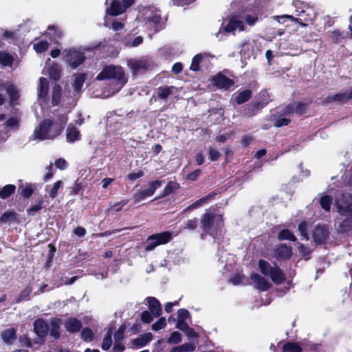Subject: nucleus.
I'll return each mask as SVG.
<instances>
[{"label":"nucleus","mask_w":352,"mask_h":352,"mask_svg":"<svg viewBox=\"0 0 352 352\" xmlns=\"http://www.w3.org/2000/svg\"><path fill=\"white\" fill-rule=\"evenodd\" d=\"M329 36L334 44H338L346 37L344 31L335 30L329 32Z\"/></svg>","instance_id":"40"},{"label":"nucleus","mask_w":352,"mask_h":352,"mask_svg":"<svg viewBox=\"0 0 352 352\" xmlns=\"http://www.w3.org/2000/svg\"><path fill=\"white\" fill-rule=\"evenodd\" d=\"M62 185L63 182L61 180H58L54 184L52 188L50 191V197L51 198L54 199L57 197L58 190Z\"/></svg>","instance_id":"59"},{"label":"nucleus","mask_w":352,"mask_h":352,"mask_svg":"<svg viewBox=\"0 0 352 352\" xmlns=\"http://www.w3.org/2000/svg\"><path fill=\"white\" fill-rule=\"evenodd\" d=\"M126 327L124 324L120 326L118 329L113 333L115 341H122L124 339V333Z\"/></svg>","instance_id":"53"},{"label":"nucleus","mask_w":352,"mask_h":352,"mask_svg":"<svg viewBox=\"0 0 352 352\" xmlns=\"http://www.w3.org/2000/svg\"><path fill=\"white\" fill-rule=\"evenodd\" d=\"M332 200L333 199L330 195H325L322 196L320 199V204L321 208L327 212L330 211Z\"/></svg>","instance_id":"44"},{"label":"nucleus","mask_w":352,"mask_h":352,"mask_svg":"<svg viewBox=\"0 0 352 352\" xmlns=\"http://www.w3.org/2000/svg\"><path fill=\"white\" fill-rule=\"evenodd\" d=\"M352 229V221L346 218L342 220L338 226V231L340 233H348Z\"/></svg>","instance_id":"41"},{"label":"nucleus","mask_w":352,"mask_h":352,"mask_svg":"<svg viewBox=\"0 0 352 352\" xmlns=\"http://www.w3.org/2000/svg\"><path fill=\"white\" fill-rule=\"evenodd\" d=\"M34 332L41 339L47 337L50 328L47 322L41 318L36 319L33 322Z\"/></svg>","instance_id":"13"},{"label":"nucleus","mask_w":352,"mask_h":352,"mask_svg":"<svg viewBox=\"0 0 352 352\" xmlns=\"http://www.w3.org/2000/svg\"><path fill=\"white\" fill-rule=\"evenodd\" d=\"M292 254V247L285 243H280L274 249V256L278 261H288Z\"/></svg>","instance_id":"12"},{"label":"nucleus","mask_w":352,"mask_h":352,"mask_svg":"<svg viewBox=\"0 0 352 352\" xmlns=\"http://www.w3.org/2000/svg\"><path fill=\"white\" fill-rule=\"evenodd\" d=\"M62 88L59 85H55L52 89V104L57 106L60 102Z\"/></svg>","instance_id":"37"},{"label":"nucleus","mask_w":352,"mask_h":352,"mask_svg":"<svg viewBox=\"0 0 352 352\" xmlns=\"http://www.w3.org/2000/svg\"><path fill=\"white\" fill-rule=\"evenodd\" d=\"M204 56L201 54H196L192 60V63L190 69L192 71L197 72L200 70V63L203 60Z\"/></svg>","instance_id":"47"},{"label":"nucleus","mask_w":352,"mask_h":352,"mask_svg":"<svg viewBox=\"0 0 352 352\" xmlns=\"http://www.w3.org/2000/svg\"><path fill=\"white\" fill-rule=\"evenodd\" d=\"M258 266L261 273L265 276L270 277L272 282L275 284L280 285L285 281V274L278 265L277 263H274V266H272L267 261L259 259Z\"/></svg>","instance_id":"3"},{"label":"nucleus","mask_w":352,"mask_h":352,"mask_svg":"<svg viewBox=\"0 0 352 352\" xmlns=\"http://www.w3.org/2000/svg\"><path fill=\"white\" fill-rule=\"evenodd\" d=\"M259 98L260 100L253 102L257 113L264 108L270 101V95L266 91H262L260 92Z\"/></svg>","instance_id":"24"},{"label":"nucleus","mask_w":352,"mask_h":352,"mask_svg":"<svg viewBox=\"0 0 352 352\" xmlns=\"http://www.w3.org/2000/svg\"><path fill=\"white\" fill-rule=\"evenodd\" d=\"M179 188L180 185L179 183L175 181H170L167 183L162 193L155 199H159L166 196H168Z\"/></svg>","instance_id":"25"},{"label":"nucleus","mask_w":352,"mask_h":352,"mask_svg":"<svg viewBox=\"0 0 352 352\" xmlns=\"http://www.w3.org/2000/svg\"><path fill=\"white\" fill-rule=\"evenodd\" d=\"M111 337H112V329L110 328L108 329V331H107V333L103 338V340H102V342L101 344V348L102 350L107 351L110 349V347L112 345Z\"/></svg>","instance_id":"42"},{"label":"nucleus","mask_w":352,"mask_h":352,"mask_svg":"<svg viewBox=\"0 0 352 352\" xmlns=\"http://www.w3.org/2000/svg\"><path fill=\"white\" fill-rule=\"evenodd\" d=\"M250 279L255 283L256 288L261 291H267L271 287V284L257 273H252Z\"/></svg>","instance_id":"15"},{"label":"nucleus","mask_w":352,"mask_h":352,"mask_svg":"<svg viewBox=\"0 0 352 352\" xmlns=\"http://www.w3.org/2000/svg\"><path fill=\"white\" fill-rule=\"evenodd\" d=\"M48 74L51 79L58 81L61 78V69L58 63H53L48 69Z\"/></svg>","instance_id":"30"},{"label":"nucleus","mask_w":352,"mask_h":352,"mask_svg":"<svg viewBox=\"0 0 352 352\" xmlns=\"http://www.w3.org/2000/svg\"><path fill=\"white\" fill-rule=\"evenodd\" d=\"M173 234L169 231L154 234L148 236L145 250L152 251L157 246L168 243L172 239Z\"/></svg>","instance_id":"6"},{"label":"nucleus","mask_w":352,"mask_h":352,"mask_svg":"<svg viewBox=\"0 0 352 352\" xmlns=\"http://www.w3.org/2000/svg\"><path fill=\"white\" fill-rule=\"evenodd\" d=\"M182 341V336L179 331H173L167 340L169 344H178Z\"/></svg>","instance_id":"55"},{"label":"nucleus","mask_w":352,"mask_h":352,"mask_svg":"<svg viewBox=\"0 0 352 352\" xmlns=\"http://www.w3.org/2000/svg\"><path fill=\"white\" fill-rule=\"evenodd\" d=\"M66 138L68 142L73 143L81 139V134L75 126L69 124L67 128Z\"/></svg>","instance_id":"23"},{"label":"nucleus","mask_w":352,"mask_h":352,"mask_svg":"<svg viewBox=\"0 0 352 352\" xmlns=\"http://www.w3.org/2000/svg\"><path fill=\"white\" fill-rule=\"evenodd\" d=\"M125 9L118 0H113L106 12L110 16H116L123 13Z\"/></svg>","instance_id":"20"},{"label":"nucleus","mask_w":352,"mask_h":352,"mask_svg":"<svg viewBox=\"0 0 352 352\" xmlns=\"http://www.w3.org/2000/svg\"><path fill=\"white\" fill-rule=\"evenodd\" d=\"M20 182L21 184L19 185L17 193L25 199H29L36 189L35 185L30 183L25 185L21 180Z\"/></svg>","instance_id":"18"},{"label":"nucleus","mask_w":352,"mask_h":352,"mask_svg":"<svg viewBox=\"0 0 352 352\" xmlns=\"http://www.w3.org/2000/svg\"><path fill=\"white\" fill-rule=\"evenodd\" d=\"M32 292V288L28 285L21 291L19 297L16 299L15 302L19 303L21 301H27L30 300V294Z\"/></svg>","instance_id":"43"},{"label":"nucleus","mask_w":352,"mask_h":352,"mask_svg":"<svg viewBox=\"0 0 352 352\" xmlns=\"http://www.w3.org/2000/svg\"><path fill=\"white\" fill-rule=\"evenodd\" d=\"M20 214L16 213L14 210H9L3 213L0 217V223L6 224L12 222L19 223Z\"/></svg>","instance_id":"17"},{"label":"nucleus","mask_w":352,"mask_h":352,"mask_svg":"<svg viewBox=\"0 0 352 352\" xmlns=\"http://www.w3.org/2000/svg\"><path fill=\"white\" fill-rule=\"evenodd\" d=\"M166 320L165 318L161 317L155 323L152 324V329L155 331L161 330L166 327Z\"/></svg>","instance_id":"54"},{"label":"nucleus","mask_w":352,"mask_h":352,"mask_svg":"<svg viewBox=\"0 0 352 352\" xmlns=\"http://www.w3.org/2000/svg\"><path fill=\"white\" fill-rule=\"evenodd\" d=\"M16 190V186L14 184H7L0 190V198L6 199L9 198Z\"/></svg>","instance_id":"39"},{"label":"nucleus","mask_w":352,"mask_h":352,"mask_svg":"<svg viewBox=\"0 0 352 352\" xmlns=\"http://www.w3.org/2000/svg\"><path fill=\"white\" fill-rule=\"evenodd\" d=\"M4 124L6 127L13 129H18L19 128V120L14 117L8 119Z\"/></svg>","instance_id":"56"},{"label":"nucleus","mask_w":352,"mask_h":352,"mask_svg":"<svg viewBox=\"0 0 352 352\" xmlns=\"http://www.w3.org/2000/svg\"><path fill=\"white\" fill-rule=\"evenodd\" d=\"M283 352H302V348L297 342H287L282 347Z\"/></svg>","instance_id":"32"},{"label":"nucleus","mask_w":352,"mask_h":352,"mask_svg":"<svg viewBox=\"0 0 352 352\" xmlns=\"http://www.w3.org/2000/svg\"><path fill=\"white\" fill-rule=\"evenodd\" d=\"M148 22L152 23L154 25H157L162 20L161 14L159 11L155 10L152 12L151 15L146 16Z\"/></svg>","instance_id":"52"},{"label":"nucleus","mask_w":352,"mask_h":352,"mask_svg":"<svg viewBox=\"0 0 352 352\" xmlns=\"http://www.w3.org/2000/svg\"><path fill=\"white\" fill-rule=\"evenodd\" d=\"M298 251L305 261H308L310 259V254L312 251L309 248L305 246L302 243H298Z\"/></svg>","instance_id":"45"},{"label":"nucleus","mask_w":352,"mask_h":352,"mask_svg":"<svg viewBox=\"0 0 352 352\" xmlns=\"http://www.w3.org/2000/svg\"><path fill=\"white\" fill-rule=\"evenodd\" d=\"M49 82L46 78L41 77L39 79L38 97L45 98L48 95Z\"/></svg>","instance_id":"31"},{"label":"nucleus","mask_w":352,"mask_h":352,"mask_svg":"<svg viewBox=\"0 0 352 352\" xmlns=\"http://www.w3.org/2000/svg\"><path fill=\"white\" fill-rule=\"evenodd\" d=\"M6 91L9 96L10 105H14L16 102L19 99V94L18 90L13 85H10L7 87Z\"/></svg>","instance_id":"34"},{"label":"nucleus","mask_w":352,"mask_h":352,"mask_svg":"<svg viewBox=\"0 0 352 352\" xmlns=\"http://www.w3.org/2000/svg\"><path fill=\"white\" fill-rule=\"evenodd\" d=\"M312 100L310 99L307 102H294V111L298 116H303L307 110V107L311 103Z\"/></svg>","instance_id":"33"},{"label":"nucleus","mask_w":352,"mask_h":352,"mask_svg":"<svg viewBox=\"0 0 352 352\" xmlns=\"http://www.w3.org/2000/svg\"><path fill=\"white\" fill-rule=\"evenodd\" d=\"M220 156H221V153L218 150L213 148L212 147L209 148L208 157L210 161H212V162L217 161L219 160V158L220 157Z\"/></svg>","instance_id":"60"},{"label":"nucleus","mask_w":352,"mask_h":352,"mask_svg":"<svg viewBox=\"0 0 352 352\" xmlns=\"http://www.w3.org/2000/svg\"><path fill=\"white\" fill-rule=\"evenodd\" d=\"M153 339V335L151 333H145L141 335L140 337L135 338L132 340V343L136 347H143L150 342Z\"/></svg>","instance_id":"27"},{"label":"nucleus","mask_w":352,"mask_h":352,"mask_svg":"<svg viewBox=\"0 0 352 352\" xmlns=\"http://www.w3.org/2000/svg\"><path fill=\"white\" fill-rule=\"evenodd\" d=\"M236 29L239 31H243L245 30L244 23L243 21L239 19L237 16H233L228 20V22L223 28V30L226 32H232Z\"/></svg>","instance_id":"14"},{"label":"nucleus","mask_w":352,"mask_h":352,"mask_svg":"<svg viewBox=\"0 0 352 352\" xmlns=\"http://www.w3.org/2000/svg\"><path fill=\"white\" fill-rule=\"evenodd\" d=\"M277 239L278 241L289 240L292 242H295L297 240V238L294 233L288 229H283L280 230L277 235Z\"/></svg>","instance_id":"35"},{"label":"nucleus","mask_w":352,"mask_h":352,"mask_svg":"<svg viewBox=\"0 0 352 352\" xmlns=\"http://www.w3.org/2000/svg\"><path fill=\"white\" fill-rule=\"evenodd\" d=\"M49 247L50 248V250L47 253V259L45 264V267L46 268H49L51 266L54 252H56V248L54 247V245H53L52 244H50Z\"/></svg>","instance_id":"58"},{"label":"nucleus","mask_w":352,"mask_h":352,"mask_svg":"<svg viewBox=\"0 0 352 352\" xmlns=\"http://www.w3.org/2000/svg\"><path fill=\"white\" fill-rule=\"evenodd\" d=\"M13 56L5 51L0 52V64L3 67H11L13 65Z\"/></svg>","instance_id":"38"},{"label":"nucleus","mask_w":352,"mask_h":352,"mask_svg":"<svg viewBox=\"0 0 352 352\" xmlns=\"http://www.w3.org/2000/svg\"><path fill=\"white\" fill-rule=\"evenodd\" d=\"M66 122L67 119L64 118L60 122L45 118L35 128L34 134L40 140L54 139L60 135Z\"/></svg>","instance_id":"1"},{"label":"nucleus","mask_w":352,"mask_h":352,"mask_svg":"<svg viewBox=\"0 0 352 352\" xmlns=\"http://www.w3.org/2000/svg\"><path fill=\"white\" fill-rule=\"evenodd\" d=\"M330 235L329 226L318 224L313 231V239L317 245H324Z\"/></svg>","instance_id":"10"},{"label":"nucleus","mask_w":352,"mask_h":352,"mask_svg":"<svg viewBox=\"0 0 352 352\" xmlns=\"http://www.w3.org/2000/svg\"><path fill=\"white\" fill-rule=\"evenodd\" d=\"M177 317L178 320H185L186 319L190 317V314L188 310L184 308H182L177 311Z\"/></svg>","instance_id":"64"},{"label":"nucleus","mask_w":352,"mask_h":352,"mask_svg":"<svg viewBox=\"0 0 352 352\" xmlns=\"http://www.w3.org/2000/svg\"><path fill=\"white\" fill-rule=\"evenodd\" d=\"M210 80L213 87L223 90H229L234 84L232 79L229 78L221 72L212 76Z\"/></svg>","instance_id":"11"},{"label":"nucleus","mask_w":352,"mask_h":352,"mask_svg":"<svg viewBox=\"0 0 352 352\" xmlns=\"http://www.w3.org/2000/svg\"><path fill=\"white\" fill-rule=\"evenodd\" d=\"M64 327L67 331L70 333H74L80 331L82 327V323L76 318L71 317L65 321Z\"/></svg>","instance_id":"16"},{"label":"nucleus","mask_w":352,"mask_h":352,"mask_svg":"<svg viewBox=\"0 0 352 352\" xmlns=\"http://www.w3.org/2000/svg\"><path fill=\"white\" fill-rule=\"evenodd\" d=\"M1 337L5 343L12 344L16 340V329L13 327L5 329L1 332Z\"/></svg>","instance_id":"26"},{"label":"nucleus","mask_w":352,"mask_h":352,"mask_svg":"<svg viewBox=\"0 0 352 352\" xmlns=\"http://www.w3.org/2000/svg\"><path fill=\"white\" fill-rule=\"evenodd\" d=\"M127 65L133 75L145 74L151 67L150 62L144 58H131L127 61Z\"/></svg>","instance_id":"8"},{"label":"nucleus","mask_w":352,"mask_h":352,"mask_svg":"<svg viewBox=\"0 0 352 352\" xmlns=\"http://www.w3.org/2000/svg\"><path fill=\"white\" fill-rule=\"evenodd\" d=\"M177 89L175 86H168L164 85L160 86L157 89V98L161 100H166L168 97L173 94L174 92H176Z\"/></svg>","instance_id":"22"},{"label":"nucleus","mask_w":352,"mask_h":352,"mask_svg":"<svg viewBox=\"0 0 352 352\" xmlns=\"http://www.w3.org/2000/svg\"><path fill=\"white\" fill-rule=\"evenodd\" d=\"M252 96V91L250 89H246L239 91L234 98V101L237 104H242L248 102Z\"/></svg>","instance_id":"28"},{"label":"nucleus","mask_w":352,"mask_h":352,"mask_svg":"<svg viewBox=\"0 0 352 352\" xmlns=\"http://www.w3.org/2000/svg\"><path fill=\"white\" fill-rule=\"evenodd\" d=\"M223 215V212H219L217 208H209L201 217L200 228L208 234L221 230L224 226Z\"/></svg>","instance_id":"2"},{"label":"nucleus","mask_w":352,"mask_h":352,"mask_svg":"<svg viewBox=\"0 0 352 352\" xmlns=\"http://www.w3.org/2000/svg\"><path fill=\"white\" fill-rule=\"evenodd\" d=\"M80 337L85 342H91L94 339V333L90 328L85 327L81 331Z\"/></svg>","instance_id":"51"},{"label":"nucleus","mask_w":352,"mask_h":352,"mask_svg":"<svg viewBox=\"0 0 352 352\" xmlns=\"http://www.w3.org/2000/svg\"><path fill=\"white\" fill-rule=\"evenodd\" d=\"M258 113L254 107L253 102L245 104L243 109V114L245 116L252 117L256 115Z\"/></svg>","instance_id":"48"},{"label":"nucleus","mask_w":352,"mask_h":352,"mask_svg":"<svg viewBox=\"0 0 352 352\" xmlns=\"http://www.w3.org/2000/svg\"><path fill=\"white\" fill-rule=\"evenodd\" d=\"M43 202L44 201L42 199H39L36 204H34L27 209V213L30 216H34L36 212L41 210L43 208Z\"/></svg>","instance_id":"49"},{"label":"nucleus","mask_w":352,"mask_h":352,"mask_svg":"<svg viewBox=\"0 0 352 352\" xmlns=\"http://www.w3.org/2000/svg\"><path fill=\"white\" fill-rule=\"evenodd\" d=\"M198 223V220L197 218H193L192 219H188L185 222V229H188L190 230H194L197 228Z\"/></svg>","instance_id":"63"},{"label":"nucleus","mask_w":352,"mask_h":352,"mask_svg":"<svg viewBox=\"0 0 352 352\" xmlns=\"http://www.w3.org/2000/svg\"><path fill=\"white\" fill-rule=\"evenodd\" d=\"M149 311L152 313L153 316L159 317L162 312V305L160 301L155 297H148L146 298Z\"/></svg>","instance_id":"19"},{"label":"nucleus","mask_w":352,"mask_h":352,"mask_svg":"<svg viewBox=\"0 0 352 352\" xmlns=\"http://www.w3.org/2000/svg\"><path fill=\"white\" fill-rule=\"evenodd\" d=\"M74 81L72 84V87L76 93H79L81 91L83 84L85 81L86 74L83 73H79L74 74Z\"/></svg>","instance_id":"29"},{"label":"nucleus","mask_w":352,"mask_h":352,"mask_svg":"<svg viewBox=\"0 0 352 352\" xmlns=\"http://www.w3.org/2000/svg\"><path fill=\"white\" fill-rule=\"evenodd\" d=\"M50 323L51 325L50 331H49L50 336L56 340L58 339L60 336V327L62 320L56 317L52 318Z\"/></svg>","instance_id":"21"},{"label":"nucleus","mask_w":352,"mask_h":352,"mask_svg":"<svg viewBox=\"0 0 352 352\" xmlns=\"http://www.w3.org/2000/svg\"><path fill=\"white\" fill-rule=\"evenodd\" d=\"M105 79L115 80L118 85L123 87L128 80L125 76L123 68L120 66L108 65L103 68L100 73L96 76V80H103Z\"/></svg>","instance_id":"4"},{"label":"nucleus","mask_w":352,"mask_h":352,"mask_svg":"<svg viewBox=\"0 0 352 352\" xmlns=\"http://www.w3.org/2000/svg\"><path fill=\"white\" fill-rule=\"evenodd\" d=\"M83 189V186L82 183L78 182V181L75 182L73 186L71 188L70 190V195H79L80 193H82Z\"/></svg>","instance_id":"61"},{"label":"nucleus","mask_w":352,"mask_h":352,"mask_svg":"<svg viewBox=\"0 0 352 352\" xmlns=\"http://www.w3.org/2000/svg\"><path fill=\"white\" fill-rule=\"evenodd\" d=\"M49 43L46 41H41L33 45V48L37 53H43L45 52L49 47Z\"/></svg>","instance_id":"50"},{"label":"nucleus","mask_w":352,"mask_h":352,"mask_svg":"<svg viewBox=\"0 0 352 352\" xmlns=\"http://www.w3.org/2000/svg\"><path fill=\"white\" fill-rule=\"evenodd\" d=\"M63 54L65 63L72 69H76L83 64L86 60L85 52L75 47L65 49Z\"/></svg>","instance_id":"5"},{"label":"nucleus","mask_w":352,"mask_h":352,"mask_svg":"<svg viewBox=\"0 0 352 352\" xmlns=\"http://www.w3.org/2000/svg\"><path fill=\"white\" fill-rule=\"evenodd\" d=\"M45 34L52 36L54 39L60 38L63 36L61 30L54 25L48 26L47 32Z\"/></svg>","instance_id":"46"},{"label":"nucleus","mask_w":352,"mask_h":352,"mask_svg":"<svg viewBox=\"0 0 352 352\" xmlns=\"http://www.w3.org/2000/svg\"><path fill=\"white\" fill-rule=\"evenodd\" d=\"M333 99H335V102H338L341 104L346 103L352 99V87L350 89L349 92L338 93L333 95Z\"/></svg>","instance_id":"36"},{"label":"nucleus","mask_w":352,"mask_h":352,"mask_svg":"<svg viewBox=\"0 0 352 352\" xmlns=\"http://www.w3.org/2000/svg\"><path fill=\"white\" fill-rule=\"evenodd\" d=\"M297 12L298 14L296 15L298 16L297 18L291 15H285V16L292 21H296L301 25L305 26L307 25V23L312 21L316 16L314 10L310 6H307L303 10H297Z\"/></svg>","instance_id":"7"},{"label":"nucleus","mask_w":352,"mask_h":352,"mask_svg":"<svg viewBox=\"0 0 352 352\" xmlns=\"http://www.w3.org/2000/svg\"><path fill=\"white\" fill-rule=\"evenodd\" d=\"M153 314L149 311H144L141 314V320L146 324H149L153 320Z\"/></svg>","instance_id":"62"},{"label":"nucleus","mask_w":352,"mask_h":352,"mask_svg":"<svg viewBox=\"0 0 352 352\" xmlns=\"http://www.w3.org/2000/svg\"><path fill=\"white\" fill-rule=\"evenodd\" d=\"M162 184V182L158 179L150 182L148 188L139 190L133 195L134 203L138 204L146 197H151Z\"/></svg>","instance_id":"9"},{"label":"nucleus","mask_w":352,"mask_h":352,"mask_svg":"<svg viewBox=\"0 0 352 352\" xmlns=\"http://www.w3.org/2000/svg\"><path fill=\"white\" fill-rule=\"evenodd\" d=\"M298 231L304 239H309V233L307 231V224L306 221H301L298 226Z\"/></svg>","instance_id":"57"}]
</instances>
